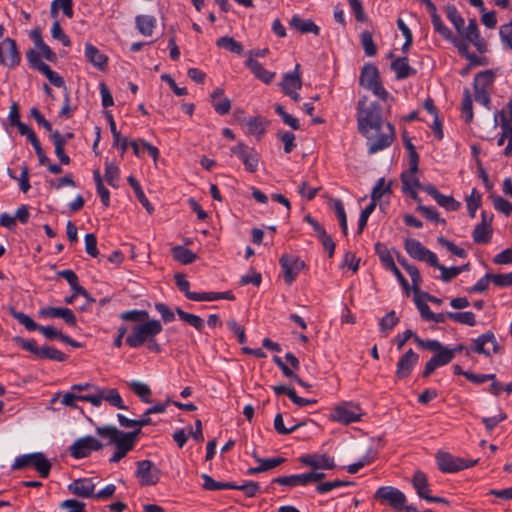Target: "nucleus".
I'll list each match as a JSON object with an SVG mask.
<instances>
[{
    "mask_svg": "<svg viewBox=\"0 0 512 512\" xmlns=\"http://www.w3.org/2000/svg\"><path fill=\"white\" fill-rule=\"evenodd\" d=\"M357 122L359 132L367 139L369 154L386 149L395 139V128L383 121L381 107L377 103L365 107V101H359Z\"/></svg>",
    "mask_w": 512,
    "mask_h": 512,
    "instance_id": "obj_1",
    "label": "nucleus"
},
{
    "mask_svg": "<svg viewBox=\"0 0 512 512\" xmlns=\"http://www.w3.org/2000/svg\"><path fill=\"white\" fill-rule=\"evenodd\" d=\"M97 435L108 439V444L115 445V452L109 459L111 463H117L123 459L128 452L134 449L140 430L123 432L115 426H100L96 428Z\"/></svg>",
    "mask_w": 512,
    "mask_h": 512,
    "instance_id": "obj_2",
    "label": "nucleus"
},
{
    "mask_svg": "<svg viewBox=\"0 0 512 512\" xmlns=\"http://www.w3.org/2000/svg\"><path fill=\"white\" fill-rule=\"evenodd\" d=\"M58 399H60L61 404L70 408H78L77 401L89 402L95 407H100L103 400H105L113 407L118 409H127V407L123 404L122 397L116 389H111L108 392H101V394L87 395L76 394L71 390L64 394H55L51 399V402L54 403Z\"/></svg>",
    "mask_w": 512,
    "mask_h": 512,
    "instance_id": "obj_3",
    "label": "nucleus"
},
{
    "mask_svg": "<svg viewBox=\"0 0 512 512\" xmlns=\"http://www.w3.org/2000/svg\"><path fill=\"white\" fill-rule=\"evenodd\" d=\"M161 331L162 325L159 320L148 319L134 326L133 332L126 338V343L131 348H138L145 342L155 338Z\"/></svg>",
    "mask_w": 512,
    "mask_h": 512,
    "instance_id": "obj_4",
    "label": "nucleus"
},
{
    "mask_svg": "<svg viewBox=\"0 0 512 512\" xmlns=\"http://www.w3.org/2000/svg\"><path fill=\"white\" fill-rule=\"evenodd\" d=\"M374 499L382 504L391 506L395 510H405L406 512L416 511L414 506L406 505L407 498L405 494L392 486L379 487L374 494Z\"/></svg>",
    "mask_w": 512,
    "mask_h": 512,
    "instance_id": "obj_5",
    "label": "nucleus"
},
{
    "mask_svg": "<svg viewBox=\"0 0 512 512\" xmlns=\"http://www.w3.org/2000/svg\"><path fill=\"white\" fill-rule=\"evenodd\" d=\"M27 467H33L42 478H47L51 470V463L41 452L24 454L16 457L12 469L22 470Z\"/></svg>",
    "mask_w": 512,
    "mask_h": 512,
    "instance_id": "obj_6",
    "label": "nucleus"
},
{
    "mask_svg": "<svg viewBox=\"0 0 512 512\" xmlns=\"http://www.w3.org/2000/svg\"><path fill=\"white\" fill-rule=\"evenodd\" d=\"M362 415L361 407L358 404L354 402H341L332 409L329 420L349 425L360 421Z\"/></svg>",
    "mask_w": 512,
    "mask_h": 512,
    "instance_id": "obj_7",
    "label": "nucleus"
},
{
    "mask_svg": "<svg viewBox=\"0 0 512 512\" xmlns=\"http://www.w3.org/2000/svg\"><path fill=\"white\" fill-rule=\"evenodd\" d=\"M359 83L380 99L387 100L389 94L379 80V72L375 65L366 64L362 68Z\"/></svg>",
    "mask_w": 512,
    "mask_h": 512,
    "instance_id": "obj_8",
    "label": "nucleus"
},
{
    "mask_svg": "<svg viewBox=\"0 0 512 512\" xmlns=\"http://www.w3.org/2000/svg\"><path fill=\"white\" fill-rule=\"evenodd\" d=\"M103 448V444L93 436H85L76 439L69 447L70 455L75 459L86 458L94 451Z\"/></svg>",
    "mask_w": 512,
    "mask_h": 512,
    "instance_id": "obj_9",
    "label": "nucleus"
},
{
    "mask_svg": "<svg viewBox=\"0 0 512 512\" xmlns=\"http://www.w3.org/2000/svg\"><path fill=\"white\" fill-rule=\"evenodd\" d=\"M404 248L408 255L415 260L428 263L430 266L438 265L437 255L427 249L420 241L416 239H406Z\"/></svg>",
    "mask_w": 512,
    "mask_h": 512,
    "instance_id": "obj_10",
    "label": "nucleus"
},
{
    "mask_svg": "<svg viewBox=\"0 0 512 512\" xmlns=\"http://www.w3.org/2000/svg\"><path fill=\"white\" fill-rule=\"evenodd\" d=\"M20 62L21 54L16 41L9 37L0 41V64L8 68H15Z\"/></svg>",
    "mask_w": 512,
    "mask_h": 512,
    "instance_id": "obj_11",
    "label": "nucleus"
},
{
    "mask_svg": "<svg viewBox=\"0 0 512 512\" xmlns=\"http://www.w3.org/2000/svg\"><path fill=\"white\" fill-rule=\"evenodd\" d=\"M493 78V73L487 70L479 72L474 79L475 100L484 106H488L490 103V95L487 91V86L492 84Z\"/></svg>",
    "mask_w": 512,
    "mask_h": 512,
    "instance_id": "obj_12",
    "label": "nucleus"
},
{
    "mask_svg": "<svg viewBox=\"0 0 512 512\" xmlns=\"http://www.w3.org/2000/svg\"><path fill=\"white\" fill-rule=\"evenodd\" d=\"M437 464L439 469L444 473H454L465 468L472 467L476 461H466L459 457H454L453 455L440 452L437 457Z\"/></svg>",
    "mask_w": 512,
    "mask_h": 512,
    "instance_id": "obj_13",
    "label": "nucleus"
},
{
    "mask_svg": "<svg viewBox=\"0 0 512 512\" xmlns=\"http://www.w3.org/2000/svg\"><path fill=\"white\" fill-rule=\"evenodd\" d=\"M279 262L287 285H291L299 272L306 267L305 262L299 257L288 254L282 255Z\"/></svg>",
    "mask_w": 512,
    "mask_h": 512,
    "instance_id": "obj_14",
    "label": "nucleus"
},
{
    "mask_svg": "<svg viewBox=\"0 0 512 512\" xmlns=\"http://www.w3.org/2000/svg\"><path fill=\"white\" fill-rule=\"evenodd\" d=\"M413 488L416 490L417 495L428 502L444 503L448 501L443 497L431 496L430 485L427 476L422 471H416L412 478Z\"/></svg>",
    "mask_w": 512,
    "mask_h": 512,
    "instance_id": "obj_15",
    "label": "nucleus"
},
{
    "mask_svg": "<svg viewBox=\"0 0 512 512\" xmlns=\"http://www.w3.org/2000/svg\"><path fill=\"white\" fill-rule=\"evenodd\" d=\"M136 477L141 486L155 485L160 479V471L150 460L137 462Z\"/></svg>",
    "mask_w": 512,
    "mask_h": 512,
    "instance_id": "obj_16",
    "label": "nucleus"
},
{
    "mask_svg": "<svg viewBox=\"0 0 512 512\" xmlns=\"http://www.w3.org/2000/svg\"><path fill=\"white\" fill-rule=\"evenodd\" d=\"M231 152L237 155L243 162L245 169L253 173L258 169L259 157L253 148H249L245 143L239 142L231 149Z\"/></svg>",
    "mask_w": 512,
    "mask_h": 512,
    "instance_id": "obj_17",
    "label": "nucleus"
},
{
    "mask_svg": "<svg viewBox=\"0 0 512 512\" xmlns=\"http://www.w3.org/2000/svg\"><path fill=\"white\" fill-rule=\"evenodd\" d=\"M465 40L471 42L475 48L480 52L484 53L487 50L486 41L481 37L480 31L475 19H469L468 26L463 25V30L458 32Z\"/></svg>",
    "mask_w": 512,
    "mask_h": 512,
    "instance_id": "obj_18",
    "label": "nucleus"
},
{
    "mask_svg": "<svg viewBox=\"0 0 512 512\" xmlns=\"http://www.w3.org/2000/svg\"><path fill=\"white\" fill-rule=\"evenodd\" d=\"M419 356L412 349L407 350L398 360L395 375L398 379H405L410 376L417 364Z\"/></svg>",
    "mask_w": 512,
    "mask_h": 512,
    "instance_id": "obj_19",
    "label": "nucleus"
},
{
    "mask_svg": "<svg viewBox=\"0 0 512 512\" xmlns=\"http://www.w3.org/2000/svg\"><path fill=\"white\" fill-rule=\"evenodd\" d=\"M299 460L311 470H331L335 467L334 459L326 454H306Z\"/></svg>",
    "mask_w": 512,
    "mask_h": 512,
    "instance_id": "obj_20",
    "label": "nucleus"
},
{
    "mask_svg": "<svg viewBox=\"0 0 512 512\" xmlns=\"http://www.w3.org/2000/svg\"><path fill=\"white\" fill-rule=\"evenodd\" d=\"M487 344H491L493 346V353L500 352V346L492 332L483 333L475 340H473V346L471 347V350L478 354L490 356L491 352L486 348Z\"/></svg>",
    "mask_w": 512,
    "mask_h": 512,
    "instance_id": "obj_21",
    "label": "nucleus"
},
{
    "mask_svg": "<svg viewBox=\"0 0 512 512\" xmlns=\"http://www.w3.org/2000/svg\"><path fill=\"white\" fill-rule=\"evenodd\" d=\"M68 489L74 495L88 498L94 496L95 484L88 478L77 479L68 486Z\"/></svg>",
    "mask_w": 512,
    "mask_h": 512,
    "instance_id": "obj_22",
    "label": "nucleus"
},
{
    "mask_svg": "<svg viewBox=\"0 0 512 512\" xmlns=\"http://www.w3.org/2000/svg\"><path fill=\"white\" fill-rule=\"evenodd\" d=\"M451 362V353L448 351H440L435 354L425 365L422 376L429 377L438 367L447 365Z\"/></svg>",
    "mask_w": 512,
    "mask_h": 512,
    "instance_id": "obj_23",
    "label": "nucleus"
},
{
    "mask_svg": "<svg viewBox=\"0 0 512 512\" xmlns=\"http://www.w3.org/2000/svg\"><path fill=\"white\" fill-rule=\"evenodd\" d=\"M282 90L285 94L291 91H298L302 87V79L299 72V64L296 65L293 72L284 74L281 83Z\"/></svg>",
    "mask_w": 512,
    "mask_h": 512,
    "instance_id": "obj_24",
    "label": "nucleus"
},
{
    "mask_svg": "<svg viewBox=\"0 0 512 512\" xmlns=\"http://www.w3.org/2000/svg\"><path fill=\"white\" fill-rule=\"evenodd\" d=\"M57 275L59 277L64 278L68 282L72 291L75 292V294H80L81 296L85 297L88 301H94V299L90 298V295L87 292V290L79 285L78 277L74 271L69 269L61 270L57 272Z\"/></svg>",
    "mask_w": 512,
    "mask_h": 512,
    "instance_id": "obj_25",
    "label": "nucleus"
},
{
    "mask_svg": "<svg viewBox=\"0 0 512 512\" xmlns=\"http://www.w3.org/2000/svg\"><path fill=\"white\" fill-rule=\"evenodd\" d=\"M290 27L302 34L312 33L318 35L320 28L310 19H302L299 15H294L289 23Z\"/></svg>",
    "mask_w": 512,
    "mask_h": 512,
    "instance_id": "obj_26",
    "label": "nucleus"
},
{
    "mask_svg": "<svg viewBox=\"0 0 512 512\" xmlns=\"http://www.w3.org/2000/svg\"><path fill=\"white\" fill-rule=\"evenodd\" d=\"M245 64L252 71L256 78H258L265 84H269L272 82L275 73L266 70L257 60H255L252 57H249L246 60Z\"/></svg>",
    "mask_w": 512,
    "mask_h": 512,
    "instance_id": "obj_27",
    "label": "nucleus"
},
{
    "mask_svg": "<svg viewBox=\"0 0 512 512\" xmlns=\"http://www.w3.org/2000/svg\"><path fill=\"white\" fill-rule=\"evenodd\" d=\"M223 90L217 88L211 94V103L215 111L220 115L228 114L231 109V102L223 96Z\"/></svg>",
    "mask_w": 512,
    "mask_h": 512,
    "instance_id": "obj_28",
    "label": "nucleus"
},
{
    "mask_svg": "<svg viewBox=\"0 0 512 512\" xmlns=\"http://www.w3.org/2000/svg\"><path fill=\"white\" fill-rule=\"evenodd\" d=\"M391 69L395 72L396 78L405 79L416 73V70L409 65L407 57H398L391 63Z\"/></svg>",
    "mask_w": 512,
    "mask_h": 512,
    "instance_id": "obj_29",
    "label": "nucleus"
},
{
    "mask_svg": "<svg viewBox=\"0 0 512 512\" xmlns=\"http://www.w3.org/2000/svg\"><path fill=\"white\" fill-rule=\"evenodd\" d=\"M50 138L55 146V154L59 161L64 165H68L70 163V158L64 150L66 145V138L57 130L50 134Z\"/></svg>",
    "mask_w": 512,
    "mask_h": 512,
    "instance_id": "obj_30",
    "label": "nucleus"
},
{
    "mask_svg": "<svg viewBox=\"0 0 512 512\" xmlns=\"http://www.w3.org/2000/svg\"><path fill=\"white\" fill-rule=\"evenodd\" d=\"M136 28L143 36H151L156 27V18L152 15H138L135 18Z\"/></svg>",
    "mask_w": 512,
    "mask_h": 512,
    "instance_id": "obj_31",
    "label": "nucleus"
},
{
    "mask_svg": "<svg viewBox=\"0 0 512 512\" xmlns=\"http://www.w3.org/2000/svg\"><path fill=\"white\" fill-rule=\"evenodd\" d=\"M85 56L91 64L101 70L104 69L107 63V57L97 47L89 43L85 45Z\"/></svg>",
    "mask_w": 512,
    "mask_h": 512,
    "instance_id": "obj_32",
    "label": "nucleus"
},
{
    "mask_svg": "<svg viewBox=\"0 0 512 512\" xmlns=\"http://www.w3.org/2000/svg\"><path fill=\"white\" fill-rule=\"evenodd\" d=\"M245 125L247 127L246 134L255 136L258 141L266 130L264 119L259 116L246 119Z\"/></svg>",
    "mask_w": 512,
    "mask_h": 512,
    "instance_id": "obj_33",
    "label": "nucleus"
},
{
    "mask_svg": "<svg viewBox=\"0 0 512 512\" xmlns=\"http://www.w3.org/2000/svg\"><path fill=\"white\" fill-rule=\"evenodd\" d=\"M171 251L174 259L185 265L193 263L197 259L194 252L180 245L173 247Z\"/></svg>",
    "mask_w": 512,
    "mask_h": 512,
    "instance_id": "obj_34",
    "label": "nucleus"
},
{
    "mask_svg": "<svg viewBox=\"0 0 512 512\" xmlns=\"http://www.w3.org/2000/svg\"><path fill=\"white\" fill-rule=\"evenodd\" d=\"M472 237L477 244H486L492 237V228L487 224H477L473 230Z\"/></svg>",
    "mask_w": 512,
    "mask_h": 512,
    "instance_id": "obj_35",
    "label": "nucleus"
},
{
    "mask_svg": "<svg viewBox=\"0 0 512 512\" xmlns=\"http://www.w3.org/2000/svg\"><path fill=\"white\" fill-rule=\"evenodd\" d=\"M128 182L131 185L132 189L134 190L139 202L143 205V207L146 209V211L149 214H152L154 211V208L151 205V203L149 202V200L147 199V197L145 196L139 182L133 176L128 177Z\"/></svg>",
    "mask_w": 512,
    "mask_h": 512,
    "instance_id": "obj_36",
    "label": "nucleus"
},
{
    "mask_svg": "<svg viewBox=\"0 0 512 512\" xmlns=\"http://www.w3.org/2000/svg\"><path fill=\"white\" fill-rule=\"evenodd\" d=\"M418 170L412 171V166L409 164V169L402 173L401 181L403 184V190H413V188H422V184L415 176Z\"/></svg>",
    "mask_w": 512,
    "mask_h": 512,
    "instance_id": "obj_37",
    "label": "nucleus"
},
{
    "mask_svg": "<svg viewBox=\"0 0 512 512\" xmlns=\"http://www.w3.org/2000/svg\"><path fill=\"white\" fill-rule=\"evenodd\" d=\"M218 47L224 48L230 52L241 55L243 53V46L240 42L236 41L233 37L223 36L216 42Z\"/></svg>",
    "mask_w": 512,
    "mask_h": 512,
    "instance_id": "obj_38",
    "label": "nucleus"
},
{
    "mask_svg": "<svg viewBox=\"0 0 512 512\" xmlns=\"http://www.w3.org/2000/svg\"><path fill=\"white\" fill-rule=\"evenodd\" d=\"M274 483H278L280 485L285 486H298V485H307V478H305L304 474H294L289 476H280L273 479Z\"/></svg>",
    "mask_w": 512,
    "mask_h": 512,
    "instance_id": "obj_39",
    "label": "nucleus"
},
{
    "mask_svg": "<svg viewBox=\"0 0 512 512\" xmlns=\"http://www.w3.org/2000/svg\"><path fill=\"white\" fill-rule=\"evenodd\" d=\"M375 252L379 256L380 261L384 265V267L388 270L394 268L396 266L388 248L386 245L378 242L375 244Z\"/></svg>",
    "mask_w": 512,
    "mask_h": 512,
    "instance_id": "obj_40",
    "label": "nucleus"
},
{
    "mask_svg": "<svg viewBox=\"0 0 512 512\" xmlns=\"http://www.w3.org/2000/svg\"><path fill=\"white\" fill-rule=\"evenodd\" d=\"M176 313L178 314V316L180 317L181 320H183L186 323H188L189 325L193 326L199 332H201L203 330L205 324H204V320L201 317H199L195 314L187 313V312L183 311L181 308H176Z\"/></svg>",
    "mask_w": 512,
    "mask_h": 512,
    "instance_id": "obj_41",
    "label": "nucleus"
},
{
    "mask_svg": "<svg viewBox=\"0 0 512 512\" xmlns=\"http://www.w3.org/2000/svg\"><path fill=\"white\" fill-rule=\"evenodd\" d=\"M202 479L204 480L203 488L209 491L221 490V489H232L235 488V484L232 482H218L215 481L208 474H202Z\"/></svg>",
    "mask_w": 512,
    "mask_h": 512,
    "instance_id": "obj_42",
    "label": "nucleus"
},
{
    "mask_svg": "<svg viewBox=\"0 0 512 512\" xmlns=\"http://www.w3.org/2000/svg\"><path fill=\"white\" fill-rule=\"evenodd\" d=\"M128 386L143 402L150 403L151 389L147 384L131 381L128 383Z\"/></svg>",
    "mask_w": 512,
    "mask_h": 512,
    "instance_id": "obj_43",
    "label": "nucleus"
},
{
    "mask_svg": "<svg viewBox=\"0 0 512 512\" xmlns=\"http://www.w3.org/2000/svg\"><path fill=\"white\" fill-rule=\"evenodd\" d=\"M61 9L65 16L68 18L73 17V2L72 0H53L51 4V15L55 17Z\"/></svg>",
    "mask_w": 512,
    "mask_h": 512,
    "instance_id": "obj_44",
    "label": "nucleus"
},
{
    "mask_svg": "<svg viewBox=\"0 0 512 512\" xmlns=\"http://www.w3.org/2000/svg\"><path fill=\"white\" fill-rule=\"evenodd\" d=\"M447 316L449 319H451L457 323H461V324H465V325H469V326H474L476 324L475 314L470 311L447 312Z\"/></svg>",
    "mask_w": 512,
    "mask_h": 512,
    "instance_id": "obj_45",
    "label": "nucleus"
},
{
    "mask_svg": "<svg viewBox=\"0 0 512 512\" xmlns=\"http://www.w3.org/2000/svg\"><path fill=\"white\" fill-rule=\"evenodd\" d=\"M445 10L448 20L453 24L457 32H461L463 30L464 18L459 14L457 8L453 5H447Z\"/></svg>",
    "mask_w": 512,
    "mask_h": 512,
    "instance_id": "obj_46",
    "label": "nucleus"
},
{
    "mask_svg": "<svg viewBox=\"0 0 512 512\" xmlns=\"http://www.w3.org/2000/svg\"><path fill=\"white\" fill-rule=\"evenodd\" d=\"M38 358L50 359L58 362L65 360V354L56 348L44 346L39 349Z\"/></svg>",
    "mask_w": 512,
    "mask_h": 512,
    "instance_id": "obj_47",
    "label": "nucleus"
},
{
    "mask_svg": "<svg viewBox=\"0 0 512 512\" xmlns=\"http://www.w3.org/2000/svg\"><path fill=\"white\" fill-rule=\"evenodd\" d=\"M332 207L339 219L343 234L347 235V233H348L347 216H346L343 202L340 199H334Z\"/></svg>",
    "mask_w": 512,
    "mask_h": 512,
    "instance_id": "obj_48",
    "label": "nucleus"
},
{
    "mask_svg": "<svg viewBox=\"0 0 512 512\" xmlns=\"http://www.w3.org/2000/svg\"><path fill=\"white\" fill-rule=\"evenodd\" d=\"M391 187L390 184H385L384 178H379L375 184V186L372 189L371 192V202H374L377 204V201L380 200L384 194L390 193Z\"/></svg>",
    "mask_w": 512,
    "mask_h": 512,
    "instance_id": "obj_49",
    "label": "nucleus"
},
{
    "mask_svg": "<svg viewBox=\"0 0 512 512\" xmlns=\"http://www.w3.org/2000/svg\"><path fill=\"white\" fill-rule=\"evenodd\" d=\"M360 38L365 54L369 57L375 56L377 47L373 41L372 34L369 31H363Z\"/></svg>",
    "mask_w": 512,
    "mask_h": 512,
    "instance_id": "obj_50",
    "label": "nucleus"
},
{
    "mask_svg": "<svg viewBox=\"0 0 512 512\" xmlns=\"http://www.w3.org/2000/svg\"><path fill=\"white\" fill-rule=\"evenodd\" d=\"M467 210L471 218L475 217L477 209L481 206V194L474 188L466 199Z\"/></svg>",
    "mask_w": 512,
    "mask_h": 512,
    "instance_id": "obj_51",
    "label": "nucleus"
},
{
    "mask_svg": "<svg viewBox=\"0 0 512 512\" xmlns=\"http://www.w3.org/2000/svg\"><path fill=\"white\" fill-rule=\"evenodd\" d=\"M11 315L19 322L21 323L28 331H35L38 330L40 325L34 322V320L22 313L15 310H11Z\"/></svg>",
    "mask_w": 512,
    "mask_h": 512,
    "instance_id": "obj_52",
    "label": "nucleus"
},
{
    "mask_svg": "<svg viewBox=\"0 0 512 512\" xmlns=\"http://www.w3.org/2000/svg\"><path fill=\"white\" fill-rule=\"evenodd\" d=\"M462 115L466 123H470L473 119L472 99L468 89H465L462 99Z\"/></svg>",
    "mask_w": 512,
    "mask_h": 512,
    "instance_id": "obj_53",
    "label": "nucleus"
},
{
    "mask_svg": "<svg viewBox=\"0 0 512 512\" xmlns=\"http://www.w3.org/2000/svg\"><path fill=\"white\" fill-rule=\"evenodd\" d=\"M41 73L47 77L52 85L59 88L63 87L65 91L67 90L63 78L58 73L53 71L48 65H42Z\"/></svg>",
    "mask_w": 512,
    "mask_h": 512,
    "instance_id": "obj_54",
    "label": "nucleus"
},
{
    "mask_svg": "<svg viewBox=\"0 0 512 512\" xmlns=\"http://www.w3.org/2000/svg\"><path fill=\"white\" fill-rule=\"evenodd\" d=\"M121 319L125 321L140 322V324L149 319V314L145 310H129L121 314Z\"/></svg>",
    "mask_w": 512,
    "mask_h": 512,
    "instance_id": "obj_55",
    "label": "nucleus"
},
{
    "mask_svg": "<svg viewBox=\"0 0 512 512\" xmlns=\"http://www.w3.org/2000/svg\"><path fill=\"white\" fill-rule=\"evenodd\" d=\"M403 141L405 148L409 153V164L412 166V171L418 170L419 155L416 152L415 146L412 144L410 138L406 136V134L403 135Z\"/></svg>",
    "mask_w": 512,
    "mask_h": 512,
    "instance_id": "obj_56",
    "label": "nucleus"
},
{
    "mask_svg": "<svg viewBox=\"0 0 512 512\" xmlns=\"http://www.w3.org/2000/svg\"><path fill=\"white\" fill-rule=\"evenodd\" d=\"M435 201L439 206L448 211H457L461 206L460 202L456 201L452 196H446L441 193L436 197Z\"/></svg>",
    "mask_w": 512,
    "mask_h": 512,
    "instance_id": "obj_57",
    "label": "nucleus"
},
{
    "mask_svg": "<svg viewBox=\"0 0 512 512\" xmlns=\"http://www.w3.org/2000/svg\"><path fill=\"white\" fill-rule=\"evenodd\" d=\"M434 30L439 33L444 39L452 40V31L442 22L439 15H434L431 19Z\"/></svg>",
    "mask_w": 512,
    "mask_h": 512,
    "instance_id": "obj_58",
    "label": "nucleus"
},
{
    "mask_svg": "<svg viewBox=\"0 0 512 512\" xmlns=\"http://www.w3.org/2000/svg\"><path fill=\"white\" fill-rule=\"evenodd\" d=\"M303 423L295 424L290 428H286L284 426L283 417L280 413H278L274 418V429L276 432L280 435H288L295 430H297L299 427H301Z\"/></svg>",
    "mask_w": 512,
    "mask_h": 512,
    "instance_id": "obj_59",
    "label": "nucleus"
},
{
    "mask_svg": "<svg viewBox=\"0 0 512 512\" xmlns=\"http://www.w3.org/2000/svg\"><path fill=\"white\" fill-rule=\"evenodd\" d=\"M119 168L113 163H106L105 167V180L112 187H117L119 179Z\"/></svg>",
    "mask_w": 512,
    "mask_h": 512,
    "instance_id": "obj_60",
    "label": "nucleus"
},
{
    "mask_svg": "<svg viewBox=\"0 0 512 512\" xmlns=\"http://www.w3.org/2000/svg\"><path fill=\"white\" fill-rule=\"evenodd\" d=\"M438 243L445 247L447 250H449L452 254L458 256L459 258H465L467 256V252L463 249L458 247L456 244H454L452 241L444 238L439 237L437 239Z\"/></svg>",
    "mask_w": 512,
    "mask_h": 512,
    "instance_id": "obj_61",
    "label": "nucleus"
},
{
    "mask_svg": "<svg viewBox=\"0 0 512 512\" xmlns=\"http://www.w3.org/2000/svg\"><path fill=\"white\" fill-rule=\"evenodd\" d=\"M399 322L395 311H390L380 320V329L384 332L391 331Z\"/></svg>",
    "mask_w": 512,
    "mask_h": 512,
    "instance_id": "obj_62",
    "label": "nucleus"
},
{
    "mask_svg": "<svg viewBox=\"0 0 512 512\" xmlns=\"http://www.w3.org/2000/svg\"><path fill=\"white\" fill-rule=\"evenodd\" d=\"M494 208L509 216L512 213V204L501 196L492 197Z\"/></svg>",
    "mask_w": 512,
    "mask_h": 512,
    "instance_id": "obj_63",
    "label": "nucleus"
},
{
    "mask_svg": "<svg viewBox=\"0 0 512 512\" xmlns=\"http://www.w3.org/2000/svg\"><path fill=\"white\" fill-rule=\"evenodd\" d=\"M499 35L503 44L512 49V20L500 27Z\"/></svg>",
    "mask_w": 512,
    "mask_h": 512,
    "instance_id": "obj_64",
    "label": "nucleus"
}]
</instances>
